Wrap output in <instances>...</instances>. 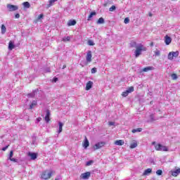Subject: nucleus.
Instances as JSON below:
<instances>
[{
  "instance_id": "f257e3e1",
  "label": "nucleus",
  "mask_w": 180,
  "mask_h": 180,
  "mask_svg": "<svg viewBox=\"0 0 180 180\" xmlns=\"http://www.w3.org/2000/svg\"><path fill=\"white\" fill-rule=\"evenodd\" d=\"M141 51H147V47L144 46L142 44H138L134 52L136 58L141 56Z\"/></svg>"
},
{
  "instance_id": "f03ea898",
  "label": "nucleus",
  "mask_w": 180,
  "mask_h": 180,
  "mask_svg": "<svg viewBox=\"0 0 180 180\" xmlns=\"http://www.w3.org/2000/svg\"><path fill=\"white\" fill-rule=\"evenodd\" d=\"M152 146H155L156 151H168V147L161 143H156L155 141L152 142Z\"/></svg>"
},
{
  "instance_id": "7ed1b4c3",
  "label": "nucleus",
  "mask_w": 180,
  "mask_h": 180,
  "mask_svg": "<svg viewBox=\"0 0 180 180\" xmlns=\"http://www.w3.org/2000/svg\"><path fill=\"white\" fill-rule=\"evenodd\" d=\"M51 175H53V172L49 170H46L44 172H42L41 178V179H50L51 178Z\"/></svg>"
},
{
  "instance_id": "20e7f679",
  "label": "nucleus",
  "mask_w": 180,
  "mask_h": 180,
  "mask_svg": "<svg viewBox=\"0 0 180 180\" xmlns=\"http://www.w3.org/2000/svg\"><path fill=\"white\" fill-rule=\"evenodd\" d=\"M7 8L10 12H15V11H18L19 9V7L12 4H7Z\"/></svg>"
},
{
  "instance_id": "39448f33",
  "label": "nucleus",
  "mask_w": 180,
  "mask_h": 180,
  "mask_svg": "<svg viewBox=\"0 0 180 180\" xmlns=\"http://www.w3.org/2000/svg\"><path fill=\"white\" fill-rule=\"evenodd\" d=\"M89 176H91V172H86L85 173H82L80 176L82 179H89Z\"/></svg>"
},
{
  "instance_id": "423d86ee",
  "label": "nucleus",
  "mask_w": 180,
  "mask_h": 180,
  "mask_svg": "<svg viewBox=\"0 0 180 180\" xmlns=\"http://www.w3.org/2000/svg\"><path fill=\"white\" fill-rule=\"evenodd\" d=\"M105 146V142H98L96 143L94 146V150H99V148H102Z\"/></svg>"
},
{
  "instance_id": "0eeeda50",
  "label": "nucleus",
  "mask_w": 180,
  "mask_h": 180,
  "mask_svg": "<svg viewBox=\"0 0 180 180\" xmlns=\"http://www.w3.org/2000/svg\"><path fill=\"white\" fill-rule=\"evenodd\" d=\"M86 60L87 63H91V61H92V51H89L87 52Z\"/></svg>"
},
{
  "instance_id": "6e6552de",
  "label": "nucleus",
  "mask_w": 180,
  "mask_h": 180,
  "mask_svg": "<svg viewBox=\"0 0 180 180\" xmlns=\"http://www.w3.org/2000/svg\"><path fill=\"white\" fill-rule=\"evenodd\" d=\"M51 113L50 112L49 110H46V116L44 117L45 122L46 123H49V122H50V116H51Z\"/></svg>"
},
{
  "instance_id": "1a4fd4ad",
  "label": "nucleus",
  "mask_w": 180,
  "mask_h": 180,
  "mask_svg": "<svg viewBox=\"0 0 180 180\" xmlns=\"http://www.w3.org/2000/svg\"><path fill=\"white\" fill-rule=\"evenodd\" d=\"M172 41V39H171L170 37L168 35H166L165 37V43L167 44V46H169V44H171V42Z\"/></svg>"
},
{
  "instance_id": "9d476101",
  "label": "nucleus",
  "mask_w": 180,
  "mask_h": 180,
  "mask_svg": "<svg viewBox=\"0 0 180 180\" xmlns=\"http://www.w3.org/2000/svg\"><path fill=\"white\" fill-rule=\"evenodd\" d=\"M153 70H154V67L148 66L146 68H143L141 70V72H148V71H151Z\"/></svg>"
},
{
  "instance_id": "9b49d317",
  "label": "nucleus",
  "mask_w": 180,
  "mask_h": 180,
  "mask_svg": "<svg viewBox=\"0 0 180 180\" xmlns=\"http://www.w3.org/2000/svg\"><path fill=\"white\" fill-rule=\"evenodd\" d=\"M93 85H94L93 82H91V81L88 82L86 85V90L89 91V89H91V88H92Z\"/></svg>"
},
{
  "instance_id": "f8f14e48",
  "label": "nucleus",
  "mask_w": 180,
  "mask_h": 180,
  "mask_svg": "<svg viewBox=\"0 0 180 180\" xmlns=\"http://www.w3.org/2000/svg\"><path fill=\"white\" fill-rule=\"evenodd\" d=\"M83 147L84 148H88V147H89V141H88V139L86 137H85Z\"/></svg>"
},
{
  "instance_id": "ddd939ff",
  "label": "nucleus",
  "mask_w": 180,
  "mask_h": 180,
  "mask_svg": "<svg viewBox=\"0 0 180 180\" xmlns=\"http://www.w3.org/2000/svg\"><path fill=\"white\" fill-rule=\"evenodd\" d=\"M77 21L75 20H70L68 22V26H75Z\"/></svg>"
},
{
  "instance_id": "4468645a",
  "label": "nucleus",
  "mask_w": 180,
  "mask_h": 180,
  "mask_svg": "<svg viewBox=\"0 0 180 180\" xmlns=\"http://www.w3.org/2000/svg\"><path fill=\"white\" fill-rule=\"evenodd\" d=\"M28 155L31 158V160H36L37 158V153H29Z\"/></svg>"
},
{
  "instance_id": "2eb2a0df",
  "label": "nucleus",
  "mask_w": 180,
  "mask_h": 180,
  "mask_svg": "<svg viewBox=\"0 0 180 180\" xmlns=\"http://www.w3.org/2000/svg\"><path fill=\"white\" fill-rule=\"evenodd\" d=\"M172 176H176L179 174H180V168L176 169L174 171H171Z\"/></svg>"
},
{
  "instance_id": "dca6fc26",
  "label": "nucleus",
  "mask_w": 180,
  "mask_h": 180,
  "mask_svg": "<svg viewBox=\"0 0 180 180\" xmlns=\"http://www.w3.org/2000/svg\"><path fill=\"white\" fill-rule=\"evenodd\" d=\"M15 49V44L13 41H10L8 43V50H13Z\"/></svg>"
},
{
  "instance_id": "f3484780",
  "label": "nucleus",
  "mask_w": 180,
  "mask_h": 180,
  "mask_svg": "<svg viewBox=\"0 0 180 180\" xmlns=\"http://www.w3.org/2000/svg\"><path fill=\"white\" fill-rule=\"evenodd\" d=\"M115 146H123L124 144V141L123 140H117L115 141Z\"/></svg>"
},
{
  "instance_id": "a211bd4d",
  "label": "nucleus",
  "mask_w": 180,
  "mask_h": 180,
  "mask_svg": "<svg viewBox=\"0 0 180 180\" xmlns=\"http://www.w3.org/2000/svg\"><path fill=\"white\" fill-rule=\"evenodd\" d=\"M58 124H59V129L58 131V133L60 134V133H61V131H63V126H64V124H63V122H59Z\"/></svg>"
},
{
  "instance_id": "6ab92c4d",
  "label": "nucleus",
  "mask_w": 180,
  "mask_h": 180,
  "mask_svg": "<svg viewBox=\"0 0 180 180\" xmlns=\"http://www.w3.org/2000/svg\"><path fill=\"white\" fill-rule=\"evenodd\" d=\"M37 105V101H33L32 103L30 105V109H33L34 106Z\"/></svg>"
},
{
  "instance_id": "aec40b11",
  "label": "nucleus",
  "mask_w": 180,
  "mask_h": 180,
  "mask_svg": "<svg viewBox=\"0 0 180 180\" xmlns=\"http://www.w3.org/2000/svg\"><path fill=\"white\" fill-rule=\"evenodd\" d=\"M151 172H153V169H146L145 171H144V172H143V175H148L149 174H151Z\"/></svg>"
},
{
  "instance_id": "412c9836",
  "label": "nucleus",
  "mask_w": 180,
  "mask_h": 180,
  "mask_svg": "<svg viewBox=\"0 0 180 180\" xmlns=\"http://www.w3.org/2000/svg\"><path fill=\"white\" fill-rule=\"evenodd\" d=\"M96 15V12L95 11H93L90 13V15H89L88 18H87V20H91V19H92V18L94 16H95Z\"/></svg>"
},
{
  "instance_id": "4be33fe9",
  "label": "nucleus",
  "mask_w": 180,
  "mask_h": 180,
  "mask_svg": "<svg viewBox=\"0 0 180 180\" xmlns=\"http://www.w3.org/2000/svg\"><path fill=\"white\" fill-rule=\"evenodd\" d=\"M105 23V19L103 18H100L97 21V25H102Z\"/></svg>"
},
{
  "instance_id": "5701e85b",
  "label": "nucleus",
  "mask_w": 180,
  "mask_h": 180,
  "mask_svg": "<svg viewBox=\"0 0 180 180\" xmlns=\"http://www.w3.org/2000/svg\"><path fill=\"white\" fill-rule=\"evenodd\" d=\"M141 131H143V129H141V128H137V129H132V133H140Z\"/></svg>"
},
{
  "instance_id": "b1692460",
  "label": "nucleus",
  "mask_w": 180,
  "mask_h": 180,
  "mask_svg": "<svg viewBox=\"0 0 180 180\" xmlns=\"http://www.w3.org/2000/svg\"><path fill=\"white\" fill-rule=\"evenodd\" d=\"M6 33V27H5V25H1V34H5Z\"/></svg>"
},
{
  "instance_id": "393cba45",
  "label": "nucleus",
  "mask_w": 180,
  "mask_h": 180,
  "mask_svg": "<svg viewBox=\"0 0 180 180\" xmlns=\"http://www.w3.org/2000/svg\"><path fill=\"white\" fill-rule=\"evenodd\" d=\"M172 54L173 56V58L174 57V58H176V57H178V56H179V51H172Z\"/></svg>"
},
{
  "instance_id": "a878e982",
  "label": "nucleus",
  "mask_w": 180,
  "mask_h": 180,
  "mask_svg": "<svg viewBox=\"0 0 180 180\" xmlns=\"http://www.w3.org/2000/svg\"><path fill=\"white\" fill-rule=\"evenodd\" d=\"M129 94H131V91H124L122 94V96H124V98H126V96H127L129 95Z\"/></svg>"
},
{
  "instance_id": "bb28decb",
  "label": "nucleus",
  "mask_w": 180,
  "mask_h": 180,
  "mask_svg": "<svg viewBox=\"0 0 180 180\" xmlns=\"http://www.w3.org/2000/svg\"><path fill=\"white\" fill-rule=\"evenodd\" d=\"M130 148H136L137 147V141H134L130 145Z\"/></svg>"
},
{
  "instance_id": "cd10ccee",
  "label": "nucleus",
  "mask_w": 180,
  "mask_h": 180,
  "mask_svg": "<svg viewBox=\"0 0 180 180\" xmlns=\"http://www.w3.org/2000/svg\"><path fill=\"white\" fill-rule=\"evenodd\" d=\"M24 8H30V3H29L28 1H25L22 4Z\"/></svg>"
},
{
  "instance_id": "c85d7f7f",
  "label": "nucleus",
  "mask_w": 180,
  "mask_h": 180,
  "mask_svg": "<svg viewBox=\"0 0 180 180\" xmlns=\"http://www.w3.org/2000/svg\"><path fill=\"white\" fill-rule=\"evenodd\" d=\"M58 0H50L49 4L48 5V8H50V6H53V4L54 2H57Z\"/></svg>"
},
{
  "instance_id": "c756f323",
  "label": "nucleus",
  "mask_w": 180,
  "mask_h": 180,
  "mask_svg": "<svg viewBox=\"0 0 180 180\" xmlns=\"http://www.w3.org/2000/svg\"><path fill=\"white\" fill-rule=\"evenodd\" d=\"M35 96H36V91H33L32 93L27 94V96L29 98H34Z\"/></svg>"
},
{
  "instance_id": "7c9ffc66",
  "label": "nucleus",
  "mask_w": 180,
  "mask_h": 180,
  "mask_svg": "<svg viewBox=\"0 0 180 180\" xmlns=\"http://www.w3.org/2000/svg\"><path fill=\"white\" fill-rule=\"evenodd\" d=\"M139 44H137L136 41H132L131 42V47H134L135 49H137V45Z\"/></svg>"
},
{
  "instance_id": "2f4dec72",
  "label": "nucleus",
  "mask_w": 180,
  "mask_h": 180,
  "mask_svg": "<svg viewBox=\"0 0 180 180\" xmlns=\"http://www.w3.org/2000/svg\"><path fill=\"white\" fill-rule=\"evenodd\" d=\"M167 58L168 60H174V56L172 55V52H169L168 56H167Z\"/></svg>"
},
{
  "instance_id": "473e14b6",
  "label": "nucleus",
  "mask_w": 180,
  "mask_h": 180,
  "mask_svg": "<svg viewBox=\"0 0 180 180\" xmlns=\"http://www.w3.org/2000/svg\"><path fill=\"white\" fill-rule=\"evenodd\" d=\"M70 40H71V37H65L63 38V41H70Z\"/></svg>"
},
{
  "instance_id": "72a5a7b5",
  "label": "nucleus",
  "mask_w": 180,
  "mask_h": 180,
  "mask_svg": "<svg viewBox=\"0 0 180 180\" xmlns=\"http://www.w3.org/2000/svg\"><path fill=\"white\" fill-rule=\"evenodd\" d=\"M154 53H155V56H156L158 57L161 56V52L160 51H158V50L155 51Z\"/></svg>"
},
{
  "instance_id": "f704fd0d",
  "label": "nucleus",
  "mask_w": 180,
  "mask_h": 180,
  "mask_svg": "<svg viewBox=\"0 0 180 180\" xmlns=\"http://www.w3.org/2000/svg\"><path fill=\"white\" fill-rule=\"evenodd\" d=\"M92 164H94V160H89L86 162V167H89V165H92Z\"/></svg>"
},
{
  "instance_id": "c9c22d12",
  "label": "nucleus",
  "mask_w": 180,
  "mask_h": 180,
  "mask_svg": "<svg viewBox=\"0 0 180 180\" xmlns=\"http://www.w3.org/2000/svg\"><path fill=\"white\" fill-rule=\"evenodd\" d=\"M87 44H89V46H95V43L92 40H89Z\"/></svg>"
},
{
  "instance_id": "e433bc0d",
  "label": "nucleus",
  "mask_w": 180,
  "mask_h": 180,
  "mask_svg": "<svg viewBox=\"0 0 180 180\" xmlns=\"http://www.w3.org/2000/svg\"><path fill=\"white\" fill-rule=\"evenodd\" d=\"M171 77H172V79H178V76L175 73L172 74Z\"/></svg>"
},
{
  "instance_id": "4c0bfd02",
  "label": "nucleus",
  "mask_w": 180,
  "mask_h": 180,
  "mask_svg": "<svg viewBox=\"0 0 180 180\" xmlns=\"http://www.w3.org/2000/svg\"><path fill=\"white\" fill-rule=\"evenodd\" d=\"M110 12H113V11H116V6H112L110 8H109Z\"/></svg>"
},
{
  "instance_id": "58836bf2",
  "label": "nucleus",
  "mask_w": 180,
  "mask_h": 180,
  "mask_svg": "<svg viewBox=\"0 0 180 180\" xmlns=\"http://www.w3.org/2000/svg\"><path fill=\"white\" fill-rule=\"evenodd\" d=\"M156 174H157V175H158V176L162 175V170H161V169L157 170V171H156Z\"/></svg>"
},
{
  "instance_id": "ea45409f",
  "label": "nucleus",
  "mask_w": 180,
  "mask_h": 180,
  "mask_svg": "<svg viewBox=\"0 0 180 180\" xmlns=\"http://www.w3.org/2000/svg\"><path fill=\"white\" fill-rule=\"evenodd\" d=\"M130 22V19L129 18H126L124 20V23H125V25H127V23H129Z\"/></svg>"
},
{
  "instance_id": "a19ab883",
  "label": "nucleus",
  "mask_w": 180,
  "mask_h": 180,
  "mask_svg": "<svg viewBox=\"0 0 180 180\" xmlns=\"http://www.w3.org/2000/svg\"><path fill=\"white\" fill-rule=\"evenodd\" d=\"M13 157V150H11L9 156H8V160H11Z\"/></svg>"
},
{
  "instance_id": "79ce46f5",
  "label": "nucleus",
  "mask_w": 180,
  "mask_h": 180,
  "mask_svg": "<svg viewBox=\"0 0 180 180\" xmlns=\"http://www.w3.org/2000/svg\"><path fill=\"white\" fill-rule=\"evenodd\" d=\"M97 71L98 70H97L96 68H93L91 69V74H95V73H96Z\"/></svg>"
},
{
  "instance_id": "37998d69",
  "label": "nucleus",
  "mask_w": 180,
  "mask_h": 180,
  "mask_svg": "<svg viewBox=\"0 0 180 180\" xmlns=\"http://www.w3.org/2000/svg\"><path fill=\"white\" fill-rule=\"evenodd\" d=\"M44 72H51L50 68H46L44 69Z\"/></svg>"
},
{
  "instance_id": "c03bdc74",
  "label": "nucleus",
  "mask_w": 180,
  "mask_h": 180,
  "mask_svg": "<svg viewBox=\"0 0 180 180\" xmlns=\"http://www.w3.org/2000/svg\"><path fill=\"white\" fill-rule=\"evenodd\" d=\"M10 161H12L13 162H18V159L11 158V159H9Z\"/></svg>"
},
{
  "instance_id": "a18cd8bd",
  "label": "nucleus",
  "mask_w": 180,
  "mask_h": 180,
  "mask_svg": "<svg viewBox=\"0 0 180 180\" xmlns=\"http://www.w3.org/2000/svg\"><path fill=\"white\" fill-rule=\"evenodd\" d=\"M9 147V145L6 146L5 147L2 148V151H6V150H8V148Z\"/></svg>"
},
{
  "instance_id": "49530a36",
  "label": "nucleus",
  "mask_w": 180,
  "mask_h": 180,
  "mask_svg": "<svg viewBox=\"0 0 180 180\" xmlns=\"http://www.w3.org/2000/svg\"><path fill=\"white\" fill-rule=\"evenodd\" d=\"M127 91H134V87L130 86L129 88H128V89H127Z\"/></svg>"
},
{
  "instance_id": "de8ad7c7",
  "label": "nucleus",
  "mask_w": 180,
  "mask_h": 180,
  "mask_svg": "<svg viewBox=\"0 0 180 180\" xmlns=\"http://www.w3.org/2000/svg\"><path fill=\"white\" fill-rule=\"evenodd\" d=\"M15 19H19V18H20V15L19 13L15 14Z\"/></svg>"
},
{
  "instance_id": "09e8293b",
  "label": "nucleus",
  "mask_w": 180,
  "mask_h": 180,
  "mask_svg": "<svg viewBox=\"0 0 180 180\" xmlns=\"http://www.w3.org/2000/svg\"><path fill=\"white\" fill-rule=\"evenodd\" d=\"M57 81H58V77H53V82H57Z\"/></svg>"
},
{
  "instance_id": "8fccbe9b",
  "label": "nucleus",
  "mask_w": 180,
  "mask_h": 180,
  "mask_svg": "<svg viewBox=\"0 0 180 180\" xmlns=\"http://www.w3.org/2000/svg\"><path fill=\"white\" fill-rule=\"evenodd\" d=\"M44 15L43 14H40L39 16H38V19H43L44 18Z\"/></svg>"
},
{
  "instance_id": "3c124183",
  "label": "nucleus",
  "mask_w": 180,
  "mask_h": 180,
  "mask_svg": "<svg viewBox=\"0 0 180 180\" xmlns=\"http://www.w3.org/2000/svg\"><path fill=\"white\" fill-rule=\"evenodd\" d=\"M39 122H41V117L37 118V123H39Z\"/></svg>"
},
{
  "instance_id": "603ef678",
  "label": "nucleus",
  "mask_w": 180,
  "mask_h": 180,
  "mask_svg": "<svg viewBox=\"0 0 180 180\" xmlns=\"http://www.w3.org/2000/svg\"><path fill=\"white\" fill-rule=\"evenodd\" d=\"M109 125H110V126H115V122H109Z\"/></svg>"
},
{
  "instance_id": "864d4df0",
  "label": "nucleus",
  "mask_w": 180,
  "mask_h": 180,
  "mask_svg": "<svg viewBox=\"0 0 180 180\" xmlns=\"http://www.w3.org/2000/svg\"><path fill=\"white\" fill-rule=\"evenodd\" d=\"M150 46V47H153V46H154V42H151Z\"/></svg>"
},
{
  "instance_id": "5fc2aeb1",
  "label": "nucleus",
  "mask_w": 180,
  "mask_h": 180,
  "mask_svg": "<svg viewBox=\"0 0 180 180\" xmlns=\"http://www.w3.org/2000/svg\"><path fill=\"white\" fill-rule=\"evenodd\" d=\"M67 66L65 65H63V70H64V68H65Z\"/></svg>"
},
{
  "instance_id": "6e6d98bb",
  "label": "nucleus",
  "mask_w": 180,
  "mask_h": 180,
  "mask_svg": "<svg viewBox=\"0 0 180 180\" xmlns=\"http://www.w3.org/2000/svg\"><path fill=\"white\" fill-rule=\"evenodd\" d=\"M150 119H152V120H154V118H153V115H150Z\"/></svg>"
},
{
  "instance_id": "4d7b16f0",
  "label": "nucleus",
  "mask_w": 180,
  "mask_h": 180,
  "mask_svg": "<svg viewBox=\"0 0 180 180\" xmlns=\"http://www.w3.org/2000/svg\"><path fill=\"white\" fill-rule=\"evenodd\" d=\"M149 16H153V14L150 13V14H149Z\"/></svg>"
},
{
  "instance_id": "13d9d810",
  "label": "nucleus",
  "mask_w": 180,
  "mask_h": 180,
  "mask_svg": "<svg viewBox=\"0 0 180 180\" xmlns=\"http://www.w3.org/2000/svg\"><path fill=\"white\" fill-rule=\"evenodd\" d=\"M150 105H153V101H150Z\"/></svg>"
},
{
  "instance_id": "bf43d9fd",
  "label": "nucleus",
  "mask_w": 180,
  "mask_h": 180,
  "mask_svg": "<svg viewBox=\"0 0 180 180\" xmlns=\"http://www.w3.org/2000/svg\"><path fill=\"white\" fill-rule=\"evenodd\" d=\"M36 91H39V89H37Z\"/></svg>"
},
{
  "instance_id": "052dcab7",
  "label": "nucleus",
  "mask_w": 180,
  "mask_h": 180,
  "mask_svg": "<svg viewBox=\"0 0 180 180\" xmlns=\"http://www.w3.org/2000/svg\"><path fill=\"white\" fill-rule=\"evenodd\" d=\"M55 180H58V179H56Z\"/></svg>"
},
{
  "instance_id": "680f3d73",
  "label": "nucleus",
  "mask_w": 180,
  "mask_h": 180,
  "mask_svg": "<svg viewBox=\"0 0 180 180\" xmlns=\"http://www.w3.org/2000/svg\"><path fill=\"white\" fill-rule=\"evenodd\" d=\"M139 86H141V85H139Z\"/></svg>"
}]
</instances>
